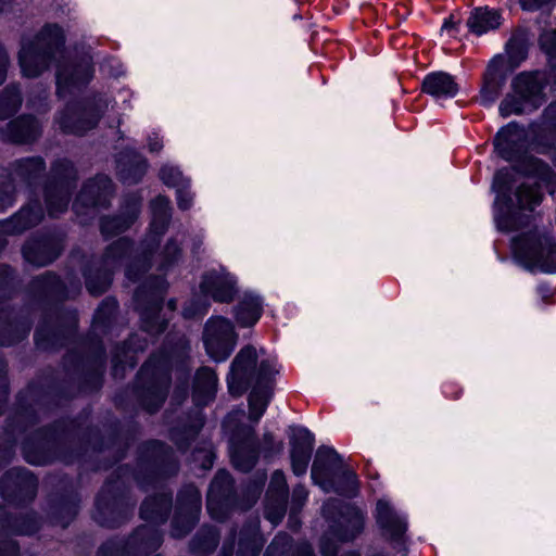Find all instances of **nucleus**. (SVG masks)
<instances>
[{"label":"nucleus","mask_w":556,"mask_h":556,"mask_svg":"<svg viewBox=\"0 0 556 556\" xmlns=\"http://www.w3.org/2000/svg\"><path fill=\"white\" fill-rule=\"evenodd\" d=\"M502 23L498 11L486 8L475 9L467 20V26L476 35L485 34L489 30L497 28Z\"/></svg>","instance_id":"29"},{"label":"nucleus","mask_w":556,"mask_h":556,"mask_svg":"<svg viewBox=\"0 0 556 556\" xmlns=\"http://www.w3.org/2000/svg\"><path fill=\"white\" fill-rule=\"evenodd\" d=\"M116 309V302L113 301V300H105L103 301V303L100 305V307L98 308V312H97V317L98 318H101V315L102 314H105V315H111L114 311Z\"/></svg>","instance_id":"52"},{"label":"nucleus","mask_w":556,"mask_h":556,"mask_svg":"<svg viewBox=\"0 0 556 556\" xmlns=\"http://www.w3.org/2000/svg\"><path fill=\"white\" fill-rule=\"evenodd\" d=\"M22 103L20 91L16 87L5 88L0 93V121L13 115Z\"/></svg>","instance_id":"39"},{"label":"nucleus","mask_w":556,"mask_h":556,"mask_svg":"<svg viewBox=\"0 0 556 556\" xmlns=\"http://www.w3.org/2000/svg\"><path fill=\"white\" fill-rule=\"evenodd\" d=\"M28 331H29V329L24 330L21 336H18L17 338H14V339H7V338L0 337V345H11V344L15 343L16 341L25 338L26 334L28 333Z\"/></svg>","instance_id":"57"},{"label":"nucleus","mask_w":556,"mask_h":556,"mask_svg":"<svg viewBox=\"0 0 556 556\" xmlns=\"http://www.w3.org/2000/svg\"><path fill=\"white\" fill-rule=\"evenodd\" d=\"M320 551L324 556H333L337 552V546L325 536L321 540Z\"/></svg>","instance_id":"53"},{"label":"nucleus","mask_w":556,"mask_h":556,"mask_svg":"<svg viewBox=\"0 0 556 556\" xmlns=\"http://www.w3.org/2000/svg\"><path fill=\"white\" fill-rule=\"evenodd\" d=\"M91 76L92 68L88 61L59 68L56 73L58 93L64 96L73 88H78L87 84Z\"/></svg>","instance_id":"19"},{"label":"nucleus","mask_w":556,"mask_h":556,"mask_svg":"<svg viewBox=\"0 0 556 556\" xmlns=\"http://www.w3.org/2000/svg\"><path fill=\"white\" fill-rule=\"evenodd\" d=\"M283 450V442L274 440L271 432H265L263 435V447L262 453L265 458H270L277 454H280Z\"/></svg>","instance_id":"45"},{"label":"nucleus","mask_w":556,"mask_h":556,"mask_svg":"<svg viewBox=\"0 0 556 556\" xmlns=\"http://www.w3.org/2000/svg\"><path fill=\"white\" fill-rule=\"evenodd\" d=\"M263 304L258 296L244 294L235 308V317L241 327H252L261 318Z\"/></svg>","instance_id":"28"},{"label":"nucleus","mask_w":556,"mask_h":556,"mask_svg":"<svg viewBox=\"0 0 556 556\" xmlns=\"http://www.w3.org/2000/svg\"><path fill=\"white\" fill-rule=\"evenodd\" d=\"M496 223H497L498 228H501L503 230L508 229L506 217H501V216L496 215Z\"/></svg>","instance_id":"60"},{"label":"nucleus","mask_w":556,"mask_h":556,"mask_svg":"<svg viewBox=\"0 0 556 556\" xmlns=\"http://www.w3.org/2000/svg\"><path fill=\"white\" fill-rule=\"evenodd\" d=\"M238 341L232 323L222 316L211 317L204 327L203 342L207 355L215 362L226 361Z\"/></svg>","instance_id":"6"},{"label":"nucleus","mask_w":556,"mask_h":556,"mask_svg":"<svg viewBox=\"0 0 556 556\" xmlns=\"http://www.w3.org/2000/svg\"><path fill=\"white\" fill-rule=\"evenodd\" d=\"M130 243L125 238L115 241L109 247L103 258V273L93 276L91 273L86 275V287L91 294L99 295L106 291L111 285V273L124 257L127 256Z\"/></svg>","instance_id":"8"},{"label":"nucleus","mask_w":556,"mask_h":556,"mask_svg":"<svg viewBox=\"0 0 556 556\" xmlns=\"http://www.w3.org/2000/svg\"><path fill=\"white\" fill-rule=\"evenodd\" d=\"M166 282L162 278H155L154 281L149 286V291L151 293V306L149 308L141 307V302L147 292V286L138 289L135 293V300L137 302L138 308L141 309V315L144 320V327L150 332H161L165 329V325L163 323L154 325L152 320V315L156 314L161 309L160 300L162 294L166 290Z\"/></svg>","instance_id":"16"},{"label":"nucleus","mask_w":556,"mask_h":556,"mask_svg":"<svg viewBox=\"0 0 556 556\" xmlns=\"http://www.w3.org/2000/svg\"><path fill=\"white\" fill-rule=\"evenodd\" d=\"M287 497L288 486L285 473L281 470H276L271 475L265 509V516L273 525H277L283 518Z\"/></svg>","instance_id":"14"},{"label":"nucleus","mask_w":556,"mask_h":556,"mask_svg":"<svg viewBox=\"0 0 556 556\" xmlns=\"http://www.w3.org/2000/svg\"><path fill=\"white\" fill-rule=\"evenodd\" d=\"M344 478L350 486V491L354 492L357 486V478L353 471H345Z\"/></svg>","instance_id":"56"},{"label":"nucleus","mask_w":556,"mask_h":556,"mask_svg":"<svg viewBox=\"0 0 556 556\" xmlns=\"http://www.w3.org/2000/svg\"><path fill=\"white\" fill-rule=\"evenodd\" d=\"M63 45L62 29L46 26L34 40L23 43L18 58L22 74L29 78L39 76L62 53Z\"/></svg>","instance_id":"2"},{"label":"nucleus","mask_w":556,"mask_h":556,"mask_svg":"<svg viewBox=\"0 0 556 556\" xmlns=\"http://www.w3.org/2000/svg\"><path fill=\"white\" fill-rule=\"evenodd\" d=\"M341 464L342 458L333 448L328 446L319 447L312 465V479L326 492H329L332 488V470L340 467Z\"/></svg>","instance_id":"15"},{"label":"nucleus","mask_w":556,"mask_h":556,"mask_svg":"<svg viewBox=\"0 0 556 556\" xmlns=\"http://www.w3.org/2000/svg\"><path fill=\"white\" fill-rule=\"evenodd\" d=\"M339 503L336 502V501H330L328 503L325 504V506L323 507V511L324 514L328 517L329 513L332 510V509H339Z\"/></svg>","instance_id":"58"},{"label":"nucleus","mask_w":556,"mask_h":556,"mask_svg":"<svg viewBox=\"0 0 556 556\" xmlns=\"http://www.w3.org/2000/svg\"><path fill=\"white\" fill-rule=\"evenodd\" d=\"M179 511L173 520L172 535L182 538L191 531L199 519L201 495L199 490L190 484L179 494Z\"/></svg>","instance_id":"7"},{"label":"nucleus","mask_w":556,"mask_h":556,"mask_svg":"<svg viewBox=\"0 0 556 556\" xmlns=\"http://www.w3.org/2000/svg\"><path fill=\"white\" fill-rule=\"evenodd\" d=\"M265 556H313V551L306 543L293 546L287 534H278L268 546Z\"/></svg>","instance_id":"33"},{"label":"nucleus","mask_w":556,"mask_h":556,"mask_svg":"<svg viewBox=\"0 0 556 556\" xmlns=\"http://www.w3.org/2000/svg\"><path fill=\"white\" fill-rule=\"evenodd\" d=\"M188 186L189 184H186L177 188V201L181 210H188L192 204L193 197L188 190Z\"/></svg>","instance_id":"48"},{"label":"nucleus","mask_w":556,"mask_h":556,"mask_svg":"<svg viewBox=\"0 0 556 556\" xmlns=\"http://www.w3.org/2000/svg\"><path fill=\"white\" fill-rule=\"evenodd\" d=\"M260 491H261V488H260V486H256V488H255V490H254V492H253L252 498H251V504H252V503H255V501H256V498H257V496H258V494H260Z\"/></svg>","instance_id":"63"},{"label":"nucleus","mask_w":556,"mask_h":556,"mask_svg":"<svg viewBox=\"0 0 556 556\" xmlns=\"http://www.w3.org/2000/svg\"><path fill=\"white\" fill-rule=\"evenodd\" d=\"M540 43L548 54H556V30L545 31L540 37Z\"/></svg>","instance_id":"47"},{"label":"nucleus","mask_w":556,"mask_h":556,"mask_svg":"<svg viewBox=\"0 0 556 556\" xmlns=\"http://www.w3.org/2000/svg\"><path fill=\"white\" fill-rule=\"evenodd\" d=\"M58 252L53 248V243L48 239H40L27 242L23 248L25 260L36 266H45L56 258Z\"/></svg>","instance_id":"26"},{"label":"nucleus","mask_w":556,"mask_h":556,"mask_svg":"<svg viewBox=\"0 0 556 556\" xmlns=\"http://www.w3.org/2000/svg\"><path fill=\"white\" fill-rule=\"evenodd\" d=\"M152 222L151 233L161 236L164 233L169 220V201L163 195L156 197L151 202Z\"/></svg>","instance_id":"36"},{"label":"nucleus","mask_w":556,"mask_h":556,"mask_svg":"<svg viewBox=\"0 0 556 556\" xmlns=\"http://www.w3.org/2000/svg\"><path fill=\"white\" fill-rule=\"evenodd\" d=\"M459 24V20H454V16L451 15V17L448 20H446L444 22V24L442 25V33L446 31V33H451L452 30L456 29L457 25Z\"/></svg>","instance_id":"54"},{"label":"nucleus","mask_w":556,"mask_h":556,"mask_svg":"<svg viewBox=\"0 0 556 556\" xmlns=\"http://www.w3.org/2000/svg\"><path fill=\"white\" fill-rule=\"evenodd\" d=\"M307 498V491L303 485H296L292 492V509L299 510Z\"/></svg>","instance_id":"49"},{"label":"nucleus","mask_w":556,"mask_h":556,"mask_svg":"<svg viewBox=\"0 0 556 556\" xmlns=\"http://www.w3.org/2000/svg\"><path fill=\"white\" fill-rule=\"evenodd\" d=\"M516 198L520 208L532 211L541 202L542 195L536 186L522 184L517 190Z\"/></svg>","instance_id":"42"},{"label":"nucleus","mask_w":556,"mask_h":556,"mask_svg":"<svg viewBox=\"0 0 556 556\" xmlns=\"http://www.w3.org/2000/svg\"><path fill=\"white\" fill-rule=\"evenodd\" d=\"M46 202L49 214L55 216L66 211L70 202L68 192L56 186L49 187L46 190Z\"/></svg>","instance_id":"38"},{"label":"nucleus","mask_w":556,"mask_h":556,"mask_svg":"<svg viewBox=\"0 0 556 556\" xmlns=\"http://www.w3.org/2000/svg\"><path fill=\"white\" fill-rule=\"evenodd\" d=\"M112 191V181L108 176L100 175L89 180L83 188L78 199L74 203V210L79 213V205H104Z\"/></svg>","instance_id":"20"},{"label":"nucleus","mask_w":556,"mask_h":556,"mask_svg":"<svg viewBox=\"0 0 556 556\" xmlns=\"http://www.w3.org/2000/svg\"><path fill=\"white\" fill-rule=\"evenodd\" d=\"M168 363L169 358L166 356H153L140 369V379L150 380L142 395V404L151 413L166 399L170 381L167 372Z\"/></svg>","instance_id":"5"},{"label":"nucleus","mask_w":556,"mask_h":556,"mask_svg":"<svg viewBox=\"0 0 556 556\" xmlns=\"http://www.w3.org/2000/svg\"><path fill=\"white\" fill-rule=\"evenodd\" d=\"M160 177L164 184L175 188H179L182 185L188 184V181H184L179 169L169 165H165L161 168Z\"/></svg>","instance_id":"44"},{"label":"nucleus","mask_w":556,"mask_h":556,"mask_svg":"<svg viewBox=\"0 0 556 556\" xmlns=\"http://www.w3.org/2000/svg\"><path fill=\"white\" fill-rule=\"evenodd\" d=\"M99 115L87 109L67 108L58 118L60 128L67 134L83 135L92 129Z\"/></svg>","instance_id":"18"},{"label":"nucleus","mask_w":556,"mask_h":556,"mask_svg":"<svg viewBox=\"0 0 556 556\" xmlns=\"http://www.w3.org/2000/svg\"><path fill=\"white\" fill-rule=\"evenodd\" d=\"M148 147L151 152H159L162 150L163 143L157 136H154L149 138Z\"/></svg>","instance_id":"55"},{"label":"nucleus","mask_w":556,"mask_h":556,"mask_svg":"<svg viewBox=\"0 0 556 556\" xmlns=\"http://www.w3.org/2000/svg\"><path fill=\"white\" fill-rule=\"evenodd\" d=\"M513 250L529 269L556 273V244L549 237L530 231L513 240Z\"/></svg>","instance_id":"3"},{"label":"nucleus","mask_w":556,"mask_h":556,"mask_svg":"<svg viewBox=\"0 0 556 556\" xmlns=\"http://www.w3.org/2000/svg\"><path fill=\"white\" fill-rule=\"evenodd\" d=\"M502 61L492 60L488 65L484 74V84L481 89V101L485 105L492 104L498 97L503 86V78L501 77Z\"/></svg>","instance_id":"27"},{"label":"nucleus","mask_w":556,"mask_h":556,"mask_svg":"<svg viewBox=\"0 0 556 556\" xmlns=\"http://www.w3.org/2000/svg\"><path fill=\"white\" fill-rule=\"evenodd\" d=\"M523 139V130L516 123H510L497 132L494 146L503 159L513 161L522 151Z\"/></svg>","instance_id":"17"},{"label":"nucleus","mask_w":556,"mask_h":556,"mask_svg":"<svg viewBox=\"0 0 556 556\" xmlns=\"http://www.w3.org/2000/svg\"><path fill=\"white\" fill-rule=\"evenodd\" d=\"M231 462L241 471L252 469L257 459V448L254 444V429L244 427L231 440Z\"/></svg>","instance_id":"11"},{"label":"nucleus","mask_w":556,"mask_h":556,"mask_svg":"<svg viewBox=\"0 0 556 556\" xmlns=\"http://www.w3.org/2000/svg\"><path fill=\"white\" fill-rule=\"evenodd\" d=\"M253 389L249 396V418L257 422L264 415L269 397H270V382L261 386L252 384Z\"/></svg>","instance_id":"34"},{"label":"nucleus","mask_w":556,"mask_h":556,"mask_svg":"<svg viewBox=\"0 0 556 556\" xmlns=\"http://www.w3.org/2000/svg\"><path fill=\"white\" fill-rule=\"evenodd\" d=\"M9 66V56L7 51L0 45V85L5 80Z\"/></svg>","instance_id":"51"},{"label":"nucleus","mask_w":556,"mask_h":556,"mask_svg":"<svg viewBox=\"0 0 556 556\" xmlns=\"http://www.w3.org/2000/svg\"><path fill=\"white\" fill-rule=\"evenodd\" d=\"M40 135L38 122L30 116H22L8 124L2 136L5 140L26 143L35 140Z\"/></svg>","instance_id":"24"},{"label":"nucleus","mask_w":556,"mask_h":556,"mask_svg":"<svg viewBox=\"0 0 556 556\" xmlns=\"http://www.w3.org/2000/svg\"><path fill=\"white\" fill-rule=\"evenodd\" d=\"M36 491L37 479L26 469H11L0 480V492L8 498L31 500Z\"/></svg>","instance_id":"12"},{"label":"nucleus","mask_w":556,"mask_h":556,"mask_svg":"<svg viewBox=\"0 0 556 556\" xmlns=\"http://www.w3.org/2000/svg\"><path fill=\"white\" fill-rule=\"evenodd\" d=\"M11 203H12V199H11V197H9V195H8V197H7V199H5V200H3V201L0 203V206H1V207H4V206H7V205H10Z\"/></svg>","instance_id":"64"},{"label":"nucleus","mask_w":556,"mask_h":556,"mask_svg":"<svg viewBox=\"0 0 556 556\" xmlns=\"http://www.w3.org/2000/svg\"><path fill=\"white\" fill-rule=\"evenodd\" d=\"M530 162L534 167V170L542 175V178L548 179V181L556 186V175L552 173L545 164L534 159H531Z\"/></svg>","instance_id":"50"},{"label":"nucleus","mask_w":556,"mask_h":556,"mask_svg":"<svg viewBox=\"0 0 556 556\" xmlns=\"http://www.w3.org/2000/svg\"><path fill=\"white\" fill-rule=\"evenodd\" d=\"M376 519L383 535L391 540L402 539L407 529L405 519L384 500L377 503Z\"/></svg>","instance_id":"21"},{"label":"nucleus","mask_w":556,"mask_h":556,"mask_svg":"<svg viewBox=\"0 0 556 556\" xmlns=\"http://www.w3.org/2000/svg\"><path fill=\"white\" fill-rule=\"evenodd\" d=\"M364 526V514L351 506L340 507V518L331 526V534L339 541L353 540Z\"/></svg>","instance_id":"22"},{"label":"nucleus","mask_w":556,"mask_h":556,"mask_svg":"<svg viewBox=\"0 0 556 556\" xmlns=\"http://www.w3.org/2000/svg\"><path fill=\"white\" fill-rule=\"evenodd\" d=\"M161 543L162 535L155 528L150 526L139 528L130 539V544L138 545L142 551L155 549L161 545Z\"/></svg>","instance_id":"37"},{"label":"nucleus","mask_w":556,"mask_h":556,"mask_svg":"<svg viewBox=\"0 0 556 556\" xmlns=\"http://www.w3.org/2000/svg\"><path fill=\"white\" fill-rule=\"evenodd\" d=\"M217 376L208 367L200 368L194 380V399L199 404H206L213 399L217 388Z\"/></svg>","instance_id":"32"},{"label":"nucleus","mask_w":556,"mask_h":556,"mask_svg":"<svg viewBox=\"0 0 556 556\" xmlns=\"http://www.w3.org/2000/svg\"><path fill=\"white\" fill-rule=\"evenodd\" d=\"M180 255V249L176 244L174 240H170L162 252V263L161 268H165L166 266L174 263Z\"/></svg>","instance_id":"46"},{"label":"nucleus","mask_w":556,"mask_h":556,"mask_svg":"<svg viewBox=\"0 0 556 556\" xmlns=\"http://www.w3.org/2000/svg\"><path fill=\"white\" fill-rule=\"evenodd\" d=\"M542 85L532 74H520L513 81V93H509L500 104V113L507 117L511 114H522L538 109L542 103Z\"/></svg>","instance_id":"4"},{"label":"nucleus","mask_w":556,"mask_h":556,"mask_svg":"<svg viewBox=\"0 0 556 556\" xmlns=\"http://www.w3.org/2000/svg\"><path fill=\"white\" fill-rule=\"evenodd\" d=\"M172 507V496L161 494L156 497L148 498L141 506V518L155 523L166 521Z\"/></svg>","instance_id":"30"},{"label":"nucleus","mask_w":556,"mask_h":556,"mask_svg":"<svg viewBox=\"0 0 556 556\" xmlns=\"http://www.w3.org/2000/svg\"><path fill=\"white\" fill-rule=\"evenodd\" d=\"M147 169V162L140 155H135L134 164L129 167L124 160H118V174L128 184H136L143 176Z\"/></svg>","instance_id":"40"},{"label":"nucleus","mask_w":556,"mask_h":556,"mask_svg":"<svg viewBox=\"0 0 556 556\" xmlns=\"http://www.w3.org/2000/svg\"><path fill=\"white\" fill-rule=\"evenodd\" d=\"M509 172L506 168L500 169L496 172L492 188L497 193L495 199V204L498 205L500 202L506 203L507 200V191L509 189L508 181H509Z\"/></svg>","instance_id":"43"},{"label":"nucleus","mask_w":556,"mask_h":556,"mask_svg":"<svg viewBox=\"0 0 556 556\" xmlns=\"http://www.w3.org/2000/svg\"><path fill=\"white\" fill-rule=\"evenodd\" d=\"M45 170V163L40 157H28L20 160L14 164V173L24 179L35 178Z\"/></svg>","instance_id":"41"},{"label":"nucleus","mask_w":556,"mask_h":556,"mask_svg":"<svg viewBox=\"0 0 556 556\" xmlns=\"http://www.w3.org/2000/svg\"><path fill=\"white\" fill-rule=\"evenodd\" d=\"M126 275H127V277H128L130 280H136V279H137V275H136V274H134V271H132V267H131V266L127 268Z\"/></svg>","instance_id":"61"},{"label":"nucleus","mask_w":556,"mask_h":556,"mask_svg":"<svg viewBox=\"0 0 556 556\" xmlns=\"http://www.w3.org/2000/svg\"><path fill=\"white\" fill-rule=\"evenodd\" d=\"M232 479L220 470L214 477L207 493V510L213 519L222 520L231 503Z\"/></svg>","instance_id":"9"},{"label":"nucleus","mask_w":556,"mask_h":556,"mask_svg":"<svg viewBox=\"0 0 556 556\" xmlns=\"http://www.w3.org/2000/svg\"><path fill=\"white\" fill-rule=\"evenodd\" d=\"M37 530V523L31 521L25 529H20L18 532L22 534H31Z\"/></svg>","instance_id":"59"},{"label":"nucleus","mask_w":556,"mask_h":556,"mask_svg":"<svg viewBox=\"0 0 556 556\" xmlns=\"http://www.w3.org/2000/svg\"><path fill=\"white\" fill-rule=\"evenodd\" d=\"M277 372L269 359H261L254 346H243L231 362L227 377L229 392L239 396L252 384L261 386L271 382Z\"/></svg>","instance_id":"1"},{"label":"nucleus","mask_w":556,"mask_h":556,"mask_svg":"<svg viewBox=\"0 0 556 556\" xmlns=\"http://www.w3.org/2000/svg\"><path fill=\"white\" fill-rule=\"evenodd\" d=\"M200 287L204 294L219 303L231 302L238 292L236 278L224 269L206 273Z\"/></svg>","instance_id":"10"},{"label":"nucleus","mask_w":556,"mask_h":556,"mask_svg":"<svg viewBox=\"0 0 556 556\" xmlns=\"http://www.w3.org/2000/svg\"><path fill=\"white\" fill-rule=\"evenodd\" d=\"M290 432L292 471L296 476H302L306 472L311 458L314 435L307 429L300 427H291Z\"/></svg>","instance_id":"13"},{"label":"nucleus","mask_w":556,"mask_h":556,"mask_svg":"<svg viewBox=\"0 0 556 556\" xmlns=\"http://www.w3.org/2000/svg\"><path fill=\"white\" fill-rule=\"evenodd\" d=\"M263 543L258 533V525L254 522L242 530L237 556H258Z\"/></svg>","instance_id":"35"},{"label":"nucleus","mask_w":556,"mask_h":556,"mask_svg":"<svg viewBox=\"0 0 556 556\" xmlns=\"http://www.w3.org/2000/svg\"><path fill=\"white\" fill-rule=\"evenodd\" d=\"M25 457H26L28 463L40 464V462L38 459H36L35 457H31L27 452H25Z\"/></svg>","instance_id":"62"},{"label":"nucleus","mask_w":556,"mask_h":556,"mask_svg":"<svg viewBox=\"0 0 556 556\" xmlns=\"http://www.w3.org/2000/svg\"><path fill=\"white\" fill-rule=\"evenodd\" d=\"M422 90L434 98H452L458 92V86L450 74L434 72L424 78Z\"/></svg>","instance_id":"25"},{"label":"nucleus","mask_w":556,"mask_h":556,"mask_svg":"<svg viewBox=\"0 0 556 556\" xmlns=\"http://www.w3.org/2000/svg\"><path fill=\"white\" fill-rule=\"evenodd\" d=\"M140 203L137 198H132L128 206L126 217L113 216L104 217L101 220V232L105 237H111L126 230L137 218Z\"/></svg>","instance_id":"31"},{"label":"nucleus","mask_w":556,"mask_h":556,"mask_svg":"<svg viewBox=\"0 0 556 556\" xmlns=\"http://www.w3.org/2000/svg\"><path fill=\"white\" fill-rule=\"evenodd\" d=\"M42 210L38 203L23 207L11 220L0 223V235H15L36 226L42 219Z\"/></svg>","instance_id":"23"}]
</instances>
